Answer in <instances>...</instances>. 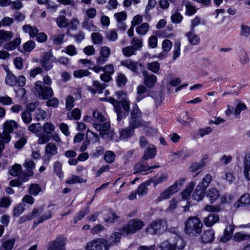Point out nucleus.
Returning a JSON list of instances; mask_svg holds the SVG:
<instances>
[{"instance_id": "nucleus-34", "label": "nucleus", "mask_w": 250, "mask_h": 250, "mask_svg": "<svg viewBox=\"0 0 250 250\" xmlns=\"http://www.w3.org/2000/svg\"><path fill=\"white\" fill-rule=\"evenodd\" d=\"M81 113V110L79 108H76L74 109L71 113L67 114V117L71 120L73 119L76 120H78L80 119Z\"/></svg>"}, {"instance_id": "nucleus-18", "label": "nucleus", "mask_w": 250, "mask_h": 250, "mask_svg": "<svg viewBox=\"0 0 250 250\" xmlns=\"http://www.w3.org/2000/svg\"><path fill=\"white\" fill-rule=\"evenodd\" d=\"M219 220V217L215 214H209L208 217L204 218V223L208 227H211Z\"/></svg>"}, {"instance_id": "nucleus-29", "label": "nucleus", "mask_w": 250, "mask_h": 250, "mask_svg": "<svg viewBox=\"0 0 250 250\" xmlns=\"http://www.w3.org/2000/svg\"><path fill=\"white\" fill-rule=\"evenodd\" d=\"M192 32L188 33V42L192 45H197L200 42V37Z\"/></svg>"}, {"instance_id": "nucleus-5", "label": "nucleus", "mask_w": 250, "mask_h": 250, "mask_svg": "<svg viewBox=\"0 0 250 250\" xmlns=\"http://www.w3.org/2000/svg\"><path fill=\"white\" fill-rule=\"evenodd\" d=\"M203 224L196 217L188 218V235H198L202 231Z\"/></svg>"}, {"instance_id": "nucleus-19", "label": "nucleus", "mask_w": 250, "mask_h": 250, "mask_svg": "<svg viewBox=\"0 0 250 250\" xmlns=\"http://www.w3.org/2000/svg\"><path fill=\"white\" fill-rule=\"evenodd\" d=\"M21 39L20 38H17L13 41L7 42L3 44V48L7 50H13L20 44Z\"/></svg>"}, {"instance_id": "nucleus-41", "label": "nucleus", "mask_w": 250, "mask_h": 250, "mask_svg": "<svg viewBox=\"0 0 250 250\" xmlns=\"http://www.w3.org/2000/svg\"><path fill=\"white\" fill-rule=\"evenodd\" d=\"M42 128H43L45 134L48 135L51 134L54 131L55 126L53 124L47 122L43 125V126H42Z\"/></svg>"}, {"instance_id": "nucleus-49", "label": "nucleus", "mask_w": 250, "mask_h": 250, "mask_svg": "<svg viewBox=\"0 0 250 250\" xmlns=\"http://www.w3.org/2000/svg\"><path fill=\"white\" fill-rule=\"evenodd\" d=\"M15 239H8L2 243V246L5 250H11L15 244Z\"/></svg>"}, {"instance_id": "nucleus-57", "label": "nucleus", "mask_w": 250, "mask_h": 250, "mask_svg": "<svg viewBox=\"0 0 250 250\" xmlns=\"http://www.w3.org/2000/svg\"><path fill=\"white\" fill-rule=\"evenodd\" d=\"M92 115L94 120L98 122H104L105 120L104 116L98 110H93Z\"/></svg>"}, {"instance_id": "nucleus-23", "label": "nucleus", "mask_w": 250, "mask_h": 250, "mask_svg": "<svg viewBox=\"0 0 250 250\" xmlns=\"http://www.w3.org/2000/svg\"><path fill=\"white\" fill-rule=\"evenodd\" d=\"M207 196L208 198L211 203H213L219 196V193L218 190L212 188L208 191Z\"/></svg>"}, {"instance_id": "nucleus-39", "label": "nucleus", "mask_w": 250, "mask_h": 250, "mask_svg": "<svg viewBox=\"0 0 250 250\" xmlns=\"http://www.w3.org/2000/svg\"><path fill=\"white\" fill-rule=\"evenodd\" d=\"M57 23L60 28H64L68 26V20L63 16H60L57 19Z\"/></svg>"}, {"instance_id": "nucleus-38", "label": "nucleus", "mask_w": 250, "mask_h": 250, "mask_svg": "<svg viewBox=\"0 0 250 250\" xmlns=\"http://www.w3.org/2000/svg\"><path fill=\"white\" fill-rule=\"evenodd\" d=\"M211 180L212 176L209 174H207L202 179V182L199 184V187L201 186L203 188H205L206 189Z\"/></svg>"}, {"instance_id": "nucleus-50", "label": "nucleus", "mask_w": 250, "mask_h": 250, "mask_svg": "<svg viewBox=\"0 0 250 250\" xmlns=\"http://www.w3.org/2000/svg\"><path fill=\"white\" fill-rule=\"evenodd\" d=\"M74 76L77 78H81L83 76H87L90 74V72L85 69L75 70L74 72Z\"/></svg>"}, {"instance_id": "nucleus-10", "label": "nucleus", "mask_w": 250, "mask_h": 250, "mask_svg": "<svg viewBox=\"0 0 250 250\" xmlns=\"http://www.w3.org/2000/svg\"><path fill=\"white\" fill-rule=\"evenodd\" d=\"M66 239L62 236H59L50 243L48 250H65Z\"/></svg>"}, {"instance_id": "nucleus-17", "label": "nucleus", "mask_w": 250, "mask_h": 250, "mask_svg": "<svg viewBox=\"0 0 250 250\" xmlns=\"http://www.w3.org/2000/svg\"><path fill=\"white\" fill-rule=\"evenodd\" d=\"M234 229L233 225H229L227 226L224 230L223 236L220 238V241L223 242H226L229 240L231 238Z\"/></svg>"}, {"instance_id": "nucleus-21", "label": "nucleus", "mask_w": 250, "mask_h": 250, "mask_svg": "<svg viewBox=\"0 0 250 250\" xmlns=\"http://www.w3.org/2000/svg\"><path fill=\"white\" fill-rule=\"evenodd\" d=\"M205 188L200 186L199 187V185L197 187L193 193L192 198L196 201H199L202 200L205 195Z\"/></svg>"}, {"instance_id": "nucleus-20", "label": "nucleus", "mask_w": 250, "mask_h": 250, "mask_svg": "<svg viewBox=\"0 0 250 250\" xmlns=\"http://www.w3.org/2000/svg\"><path fill=\"white\" fill-rule=\"evenodd\" d=\"M143 74L145 77L144 82L145 83L148 87H151L153 86L157 81V77L154 75H151L147 76V72L145 70L143 71Z\"/></svg>"}, {"instance_id": "nucleus-37", "label": "nucleus", "mask_w": 250, "mask_h": 250, "mask_svg": "<svg viewBox=\"0 0 250 250\" xmlns=\"http://www.w3.org/2000/svg\"><path fill=\"white\" fill-rule=\"evenodd\" d=\"M23 122L26 124H29L32 122V114L29 111H24L21 114Z\"/></svg>"}, {"instance_id": "nucleus-64", "label": "nucleus", "mask_w": 250, "mask_h": 250, "mask_svg": "<svg viewBox=\"0 0 250 250\" xmlns=\"http://www.w3.org/2000/svg\"><path fill=\"white\" fill-rule=\"evenodd\" d=\"M35 46L34 42L29 41L23 44V49L25 51L30 52L34 48Z\"/></svg>"}, {"instance_id": "nucleus-56", "label": "nucleus", "mask_w": 250, "mask_h": 250, "mask_svg": "<svg viewBox=\"0 0 250 250\" xmlns=\"http://www.w3.org/2000/svg\"><path fill=\"white\" fill-rule=\"evenodd\" d=\"M33 174V171H28L27 172H21V173L18 175L19 179L21 180L22 182L26 181L28 177L32 176Z\"/></svg>"}, {"instance_id": "nucleus-14", "label": "nucleus", "mask_w": 250, "mask_h": 250, "mask_svg": "<svg viewBox=\"0 0 250 250\" xmlns=\"http://www.w3.org/2000/svg\"><path fill=\"white\" fill-rule=\"evenodd\" d=\"M156 154V147L152 144L149 145L147 149L145 151L142 159L144 161H147L149 159H153L155 157Z\"/></svg>"}, {"instance_id": "nucleus-53", "label": "nucleus", "mask_w": 250, "mask_h": 250, "mask_svg": "<svg viewBox=\"0 0 250 250\" xmlns=\"http://www.w3.org/2000/svg\"><path fill=\"white\" fill-rule=\"evenodd\" d=\"M122 52L123 54L127 57L135 54V50L131 46H128L123 48Z\"/></svg>"}, {"instance_id": "nucleus-43", "label": "nucleus", "mask_w": 250, "mask_h": 250, "mask_svg": "<svg viewBox=\"0 0 250 250\" xmlns=\"http://www.w3.org/2000/svg\"><path fill=\"white\" fill-rule=\"evenodd\" d=\"M89 212V208H85L81 210L76 215V216L74 218V223H77V221L80 220L83 218L84 216L88 214Z\"/></svg>"}, {"instance_id": "nucleus-36", "label": "nucleus", "mask_w": 250, "mask_h": 250, "mask_svg": "<svg viewBox=\"0 0 250 250\" xmlns=\"http://www.w3.org/2000/svg\"><path fill=\"white\" fill-rule=\"evenodd\" d=\"M21 167L19 164L14 165L9 170L10 175L16 176H18L21 173Z\"/></svg>"}, {"instance_id": "nucleus-52", "label": "nucleus", "mask_w": 250, "mask_h": 250, "mask_svg": "<svg viewBox=\"0 0 250 250\" xmlns=\"http://www.w3.org/2000/svg\"><path fill=\"white\" fill-rule=\"evenodd\" d=\"M147 68L154 73H157L160 69V64L157 62L149 63L147 64Z\"/></svg>"}, {"instance_id": "nucleus-26", "label": "nucleus", "mask_w": 250, "mask_h": 250, "mask_svg": "<svg viewBox=\"0 0 250 250\" xmlns=\"http://www.w3.org/2000/svg\"><path fill=\"white\" fill-rule=\"evenodd\" d=\"M13 37L14 33L11 31H7L4 30L0 31V40L3 42L10 41Z\"/></svg>"}, {"instance_id": "nucleus-11", "label": "nucleus", "mask_w": 250, "mask_h": 250, "mask_svg": "<svg viewBox=\"0 0 250 250\" xmlns=\"http://www.w3.org/2000/svg\"><path fill=\"white\" fill-rule=\"evenodd\" d=\"M120 113L122 115V118L119 119L117 115V120L120 122L122 119L125 118L128 115L130 110L129 103L128 101L125 100H122L119 104Z\"/></svg>"}, {"instance_id": "nucleus-59", "label": "nucleus", "mask_w": 250, "mask_h": 250, "mask_svg": "<svg viewBox=\"0 0 250 250\" xmlns=\"http://www.w3.org/2000/svg\"><path fill=\"white\" fill-rule=\"evenodd\" d=\"M24 208L23 205L21 204H19L16 206L13 209V216H19L23 211Z\"/></svg>"}, {"instance_id": "nucleus-25", "label": "nucleus", "mask_w": 250, "mask_h": 250, "mask_svg": "<svg viewBox=\"0 0 250 250\" xmlns=\"http://www.w3.org/2000/svg\"><path fill=\"white\" fill-rule=\"evenodd\" d=\"M45 151V153L53 156L57 154L58 148L55 144L53 143H49L46 146Z\"/></svg>"}, {"instance_id": "nucleus-9", "label": "nucleus", "mask_w": 250, "mask_h": 250, "mask_svg": "<svg viewBox=\"0 0 250 250\" xmlns=\"http://www.w3.org/2000/svg\"><path fill=\"white\" fill-rule=\"evenodd\" d=\"M121 64L137 74H139L140 70H143L145 68V66L141 63L129 59L122 61Z\"/></svg>"}, {"instance_id": "nucleus-45", "label": "nucleus", "mask_w": 250, "mask_h": 250, "mask_svg": "<svg viewBox=\"0 0 250 250\" xmlns=\"http://www.w3.org/2000/svg\"><path fill=\"white\" fill-rule=\"evenodd\" d=\"M66 34L72 38L75 39L76 41L78 42H80L84 38V34L82 31H80L78 34H72L70 33L69 31H68Z\"/></svg>"}, {"instance_id": "nucleus-63", "label": "nucleus", "mask_w": 250, "mask_h": 250, "mask_svg": "<svg viewBox=\"0 0 250 250\" xmlns=\"http://www.w3.org/2000/svg\"><path fill=\"white\" fill-rule=\"evenodd\" d=\"M116 81L118 85L121 86L124 85L126 83L127 79L125 75L120 74L118 76Z\"/></svg>"}, {"instance_id": "nucleus-44", "label": "nucleus", "mask_w": 250, "mask_h": 250, "mask_svg": "<svg viewBox=\"0 0 250 250\" xmlns=\"http://www.w3.org/2000/svg\"><path fill=\"white\" fill-rule=\"evenodd\" d=\"M41 190L42 188L38 184H32L29 187V193L32 195L36 196Z\"/></svg>"}, {"instance_id": "nucleus-54", "label": "nucleus", "mask_w": 250, "mask_h": 250, "mask_svg": "<svg viewBox=\"0 0 250 250\" xmlns=\"http://www.w3.org/2000/svg\"><path fill=\"white\" fill-rule=\"evenodd\" d=\"M115 154L111 151H107L104 154V159L108 163H112L114 161Z\"/></svg>"}, {"instance_id": "nucleus-32", "label": "nucleus", "mask_w": 250, "mask_h": 250, "mask_svg": "<svg viewBox=\"0 0 250 250\" xmlns=\"http://www.w3.org/2000/svg\"><path fill=\"white\" fill-rule=\"evenodd\" d=\"M131 44V46L135 50V51L139 50L143 46L142 40V39L134 37L132 39Z\"/></svg>"}, {"instance_id": "nucleus-27", "label": "nucleus", "mask_w": 250, "mask_h": 250, "mask_svg": "<svg viewBox=\"0 0 250 250\" xmlns=\"http://www.w3.org/2000/svg\"><path fill=\"white\" fill-rule=\"evenodd\" d=\"M123 235L122 232H113L110 238L109 243H110V246L113 244H117L120 241L121 236Z\"/></svg>"}, {"instance_id": "nucleus-30", "label": "nucleus", "mask_w": 250, "mask_h": 250, "mask_svg": "<svg viewBox=\"0 0 250 250\" xmlns=\"http://www.w3.org/2000/svg\"><path fill=\"white\" fill-rule=\"evenodd\" d=\"M106 100L108 101L110 103H111L114 105V108L117 114V115L118 116V118L120 119L122 117L121 113H120V111H119L120 109L119 107V104L121 103V102H118L115 99L111 97H108V98H107Z\"/></svg>"}, {"instance_id": "nucleus-60", "label": "nucleus", "mask_w": 250, "mask_h": 250, "mask_svg": "<svg viewBox=\"0 0 250 250\" xmlns=\"http://www.w3.org/2000/svg\"><path fill=\"white\" fill-rule=\"evenodd\" d=\"M64 34H61L52 37L53 42L56 45H60L62 43Z\"/></svg>"}, {"instance_id": "nucleus-31", "label": "nucleus", "mask_w": 250, "mask_h": 250, "mask_svg": "<svg viewBox=\"0 0 250 250\" xmlns=\"http://www.w3.org/2000/svg\"><path fill=\"white\" fill-rule=\"evenodd\" d=\"M149 184L148 183H144L139 185L136 190V192L139 196L142 197L146 194L148 190L147 186Z\"/></svg>"}, {"instance_id": "nucleus-7", "label": "nucleus", "mask_w": 250, "mask_h": 250, "mask_svg": "<svg viewBox=\"0 0 250 250\" xmlns=\"http://www.w3.org/2000/svg\"><path fill=\"white\" fill-rule=\"evenodd\" d=\"M129 126L135 128L142 125L141 113L140 109L135 104L131 112V119L129 123Z\"/></svg>"}, {"instance_id": "nucleus-48", "label": "nucleus", "mask_w": 250, "mask_h": 250, "mask_svg": "<svg viewBox=\"0 0 250 250\" xmlns=\"http://www.w3.org/2000/svg\"><path fill=\"white\" fill-rule=\"evenodd\" d=\"M28 130L33 133L40 132L42 129V126L39 123L32 124L28 126Z\"/></svg>"}, {"instance_id": "nucleus-55", "label": "nucleus", "mask_w": 250, "mask_h": 250, "mask_svg": "<svg viewBox=\"0 0 250 250\" xmlns=\"http://www.w3.org/2000/svg\"><path fill=\"white\" fill-rule=\"evenodd\" d=\"M106 35V38L110 41H115L118 38V34L115 30H110Z\"/></svg>"}, {"instance_id": "nucleus-61", "label": "nucleus", "mask_w": 250, "mask_h": 250, "mask_svg": "<svg viewBox=\"0 0 250 250\" xmlns=\"http://www.w3.org/2000/svg\"><path fill=\"white\" fill-rule=\"evenodd\" d=\"M171 19L173 23H178L181 21L182 16L178 11H175V12L171 15Z\"/></svg>"}, {"instance_id": "nucleus-58", "label": "nucleus", "mask_w": 250, "mask_h": 250, "mask_svg": "<svg viewBox=\"0 0 250 250\" xmlns=\"http://www.w3.org/2000/svg\"><path fill=\"white\" fill-rule=\"evenodd\" d=\"M74 99L72 96H68L66 99V109L67 110H70L74 106Z\"/></svg>"}, {"instance_id": "nucleus-16", "label": "nucleus", "mask_w": 250, "mask_h": 250, "mask_svg": "<svg viewBox=\"0 0 250 250\" xmlns=\"http://www.w3.org/2000/svg\"><path fill=\"white\" fill-rule=\"evenodd\" d=\"M160 167L159 166H154L149 167L146 164H144L142 162H139L136 163L134 166V170L135 171L134 173H136L138 172H140L141 171H145L148 170H149L152 168H155Z\"/></svg>"}, {"instance_id": "nucleus-13", "label": "nucleus", "mask_w": 250, "mask_h": 250, "mask_svg": "<svg viewBox=\"0 0 250 250\" xmlns=\"http://www.w3.org/2000/svg\"><path fill=\"white\" fill-rule=\"evenodd\" d=\"M93 127L97 130L100 131V135L101 137L104 138V135H106V132L110 128V124L109 122H105L104 124L94 123L93 125Z\"/></svg>"}, {"instance_id": "nucleus-1", "label": "nucleus", "mask_w": 250, "mask_h": 250, "mask_svg": "<svg viewBox=\"0 0 250 250\" xmlns=\"http://www.w3.org/2000/svg\"><path fill=\"white\" fill-rule=\"evenodd\" d=\"M173 238L172 243L168 240L161 243L159 246L161 250H183L186 245V242L177 235H175Z\"/></svg>"}, {"instance_id": "nucleus-2", "label": "nucleus", "mask_w": 250, "mask_h": 250, "mask_svg": "<svg viewBox=\"0 0 250 250\" xmlns=\"http://www.w3.org/2000/svg\"><path fill=\"white\" fill-rule=\"evenodd\" d=\"M144 226V223L143 221L138 219H134L130 220L119 230L122 232L123 235H127L135 233L137 231L141 229Z\"/></svg>"}, {"instance_id": "nucleus-3", "label": "nucleus", "mask_w": 250, "mask_h": 250, "mask_svg": "<svg viewBox=\"0 0 250 250\" xmlns=\"http://www.w3.org/2000/svg\"><path fill=\"white\" fill-rule=\"evenodd\" d=\"M35 89L38 93V97L41 100H47L53 95V91L51 87L46 86L42 81H39L35 84Z\"/></svg>"}, {"instance_id": "nucleus-33", "label": "nucleus", "mask_w": 250, "mask_h": 250, "mask_svg": "<svg viewBox=\"0 0 250 250\" xmlns=\"http://www.w3.org/2000/svg\"><path fill=\"white\" fill-rule=\"evenodd\" d=\"M181 200L180 201L181 202H185L182 204L183 207L184 208V212L187 211L186 208L188 206V187L181 193Z\"/></svg>"}, {"instance_id": "nucleus-6", "label": "nucleus", "mask_w": 250, "mask_h": 250, "mask_svg": "<svg viewBox=\"0 0 250 250\" xmlns=\"http://www.w3.org/2000/svg\"><path fill=\"white\" fill-rule=\"evenodd\" d=\"M165 224L162 220H154L146 229V232L150 234H160L164 230Z\"/></svg>"}, {"instance_id": "nucleus-22", "label": "nucleus", "mask_w": 250, "mask_h": 250, "mask_svg": "<svg viewBox=\"0 0 250 250\" xmlns=\"http://www.w3.org/2000/svg\"><path fill=\"white\" fill-rule=\"evenodd\" d=\"M23 30L25 33H29L31 37H35L38 34V29L35 26H32L29 24L25 25L22 27Z\"/></svg>"}, {"instance_id": "nucleus-15", "label": "nucleus", "mask_w": 250, "mask_h": 250, "mask_svg": "<svg viewBox=\"0 0 250 250\" xmlns=\"http://www.w3.org/2000/svg\"><path fill=\"white\" fill-rule=\"evenodd\" d=\"M201 238L204 243H211L214 239V231L212 229H209L204 231Z\"/></svg>"}, {"instance_id": "nucleus-51", "label": "nucleus", "mask_w": 250, "mask_h": 250, "mask_svg": "<svg viewBox=\"0 0 250 250\" xmlns=\"http://www.w3.org/2000/svg\"><path fill=\"white\" fill-rule=\"evenodd\" d=\"M83 28L87 29L89 31H93L96 30V26L94 25L92 22L88 21V20H85L82 23Z\"/></svg>"}, {"instance_id": "nucleus-8", "label": "nucleus", "mask_w": 250, "mask_h": 250, "mask_svg": "<svg viewBox=\"0 0 250 250\" xmlns=\"http://www.w3.org/2000/svg\"><path fill=\"white\" fill-rule=\"evenodd\" d=\"M17 127V124L13 120L8 121L5 122L4 125V131L3 132V138H4L5 143H8L10 141V133Z\"/></svg>"}, {"instance_id": "nucleus-62", "label": "nucleus", "mask_w": 250, "mask_h": 250, "mask_svg": "<svg viewBox=\"0 0 250 250\" xmlns=\"http://www.w3.org/2000/svg\"><path fill=\"white\" fill-rule=\"evenodd\" d=\"M62 165L59 162H56L54 165V171L60 178L62 176Z\"/></svg>"}, {"instance_id": "nucleus-4", "label": "nucleus", "mask_w": 250, "mask_h": 250, "mask_svg": "<svg viewBox=\"0 0 250 250\" xmlns=\"http://www.w3.org/2000/svg\"><path fill=\"white\" fill-rule=\"evenodd\" d=\"M110 243L108 240L98 238L87 243L86 250H108Z\"/></svg>"}, {"instance_id": "nucleus-47", "label": "nucleus", "mask_w": 250, "mask_h": 250, "mask_svg": "<svg viewBox=\"0 0 250 250\" xmlns=\"http://www.w3.org/2000/svg\"><path fill=\"white\" fill-rule=\"evenodd\" d=\"M45 110L38 108L35 113V118L37 121L43 120L46 117Z\"/></svg>"}, {"instance_id": "nucleus-28", "label": "nucleus", "mask_w": 250, "mask_h": 250, "mask_svg": "<svg viewBox=\"0 0 250 250\" xmlns=\"http://www.w3.org/2000/svg\"><path fill=\"white\" fill-rule=\"evenodd\" d=\"M5 83L10 86H13L17 83V79L11 72L8 71L5 78Z\"/></svg>"}, {"instance_id": "nucleus-46", "label": "nucleus", "mask_w": 250, "mask_h": 250, "mask_svg": "<svg viewBox=\"0 0 250 250\" xmlns=\"http://www.w3.org/2000/svg\"><path fill=\"white\" fill-rule=\"evenodd\" d=\"M250 238V234H244L241 232L236 233L234 236L235 241L240 242Z\"/></svg>"}, {"instance_id": "nucleus-42", "label": "nucleus", "mask_w": 250, "mask_h": 250, "mask_svg": "<svg viewBox=\"0 0 250 250\" xmlns=\"http://www.w3.org/2000/svg\"><path fill=\"white\" fill-rule=\"evenodd\" d=\"M91 38L94 44H99L102 42L103 37L102 35L98 32H94L91 34Z\"/></svg>"}, {"instance_id": "nucleus-24", "label": "nucleus", "mask_w": 250, "mask_h": 250, "mask_svg": "<svg viewBox=\"0 0 250 250\" xmlns=\"http://www.w3.org/2000/svg\"><path fill=\"white\" fill-rule=\"evenodd\" d=\"M134 129L132 127L124 128L120 132V138L121 139H126L131 137L134 133Z\"/></svg>"}, {"instance_id": "nucleus-40", "label": "nucleus", "mask_w": 250, "mask_h": 250, "mask_svg": "<svg viewBox=\"0 0 250 250\" xmlns=\"http://www.w3.org/2000/svg\"><path fill=\"white\" fill-rule=\"evenodd\" d=\"M149 29V24L146 23H144L141 25L138 26L136 28V32L138 34L145 35Z\"/></svg>"}, {"instance_id": "nucleus-35", "label": "nucleus", "mask_w": 250, "mask_h": 250, "mask_svg": "<svg viewBox=\"0 0 250 250\" xmlns=\"http://www.w3.org/2000/svg\"><path fill=\"white\" fill-rule=\"evenodd\" d=\"M119 218V216L116 213L113 211H109L107 214V217L105 218L104 221L107 223H113Z\"/></svg>"}, {"instance_id": "nucleus-12", "label": "nucleus", "mask_w": 250, "mask_h": 250, "mask_svg": "<svg viewBox=\"0 0 250 250\" xmlns=\"http://www.w3.org/2000/svg\"><path fill=\"white\" fill-rule=\"evenodd\" d=\"M244 175L250 181V152L246 154L243 160Z\"/></svg>"}]
</instances>
